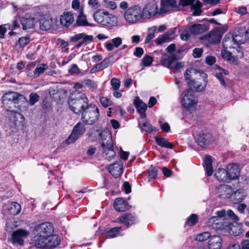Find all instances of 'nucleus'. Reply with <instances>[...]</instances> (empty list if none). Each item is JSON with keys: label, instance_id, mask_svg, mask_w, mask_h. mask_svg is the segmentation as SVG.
<instances>
[{"label": "nucleus", "instance_id": "1", "mask_svg": "<svg viewBox=\"0 0 249 249\" xmlns=\"http://www.w3.org/2000/svg\"><path fill=\"white\" fill-rule=\"evenodd\" d=\"M101 138V147L103 157L110 160L116 156V152L113 149V141L111 133L108 131L101 132L99 129L94 130Z\"/></svg>", "mask_w": 249, "mask_h": 249}, {"label": "nucleus", "instance_id": "2", "mask_svg": "<svg viewBox=\"0 0 249 249\" xmlns=\"http://www.w3.org/2000/svg\"><path fill=\"white\" fill-rule=\"evenodd\" d=\"M2 106L7 111L19 107V103L25 100V97L18 92L10 91L5 93L2 97Z\"/></svg>", "mask_w": 249, "mask_h": 249}, {"label": "nucleus", "instance_id": "3", "mask_svg": "<svg viewBox=\"0 0 249 249\" xmlns=\"http://www.w3.org/2000/svg\"><path fill=\"white\" fill-rule=\"evenodd\" d=\"M88 104V97L82 93H78L75 97H70L68 100L69 107L71 111L78 115L81 114Z\"/></svg>", "mask_w": 249, "mask_h": 249}, {"label": "nucleus", "instance_id": "4", "mask_svg": "<svg viewBox=\"0 0 249 249\" xmlns=\"http://www.w3.org/2000/svg\"><path fill=\"white\" fill-rule=\"evenodd\" d=\"M81 114V119L83 123L89 125L94 124L99 117V110L93 104H88Z\"/></svg>", "mask_w": 249, "mask_h": 249}, {"label": "nucleus", "instance_id": "5", "mask_svg": "<svg viewBox=\"0 0 249 249\" xmlns=\"http://www.w3.org/2000/svg\"><path fill=\"white\" fill-rule=\"evenodd\" d=\"M125 19L129 23H134L143 20L142 12L140 7L135 5L130 7L124 13Z\"/></svg>", "mask_w": 249, "mask_h": 249}, {"label": "nucleus", "instance_id": "6", "mask_svg": "<svg viewBox=\"0 0 249 249\" xmlns=\"http://www.w3.org/2000/svg\"><path fill=\"white\" fill-rule=\"evenodd\" d=\"M178 58L176 54H172L169 55L167 58H163L161 60L162 65L169 69H174L176 71H179L184 66V62H178L176 63Z\"/></svg>", "mask_w": 249, "mask_h": 249}, {"label": "nucleus", "instance_id": "7", "mask_svg": "<svg viewBox=\"0 0 249 249\" xmlns=\"http://www.w3.org/2000/svg\"><path fill=\"white\" fill-rule=\"evenodd\" d=\"M142 19H148L159 13L158 4L155 1L148 3L143 8Z\"/></svg>", "mask_w": 249, "mask_h": 249}, {"label": "nucleus", "instance_id": "8", "mask_svg": "<svg viewBox=\"0 0 249 249\" xmlns=\"http://www.w3.org/2000/svg\"><path fill=\"white\" fill-rule=\"evenodd\" d=\"M86 128L84 123H78L73 128L71 133L67 139L68 143H71L75 142L79 137L82 135L86 131Z\"/></svg>", "mask_w": 249, "mask_h": 249}, {"label": "nucleus", "instance_id": "9", "mask_svg": "<svg viewBox=\"0 0 249 249\" xmlns=\"http://www.w3.org/2000/svg\"><path fill=\"white\" fill-rule=\"evenodd\" d=\"M236 35H232L231 37L230 38L227 35L225 36L223 41V45L224 49H228L231 48H233L231 43L233 42L237 45L236 51L238 52V54L236 55V57L241 58L243 57V53L241 50V48L238 46V44H241V41L240 40H238L237 39Z\"/></svg>", "mask_w": 249, "mask_h": 249}, {"label": "nucleus", "instance_id": "10", "mask_svg": "<svg viewBox=\"0 0 249 249\" xmlns=\"http://www.w3.org/2000/svg\"><path fill=\"white\" fill-rule=\"evenodd\" d=\"M181 103L182 105L187 109L194 107L196 104V98L194 94L188 90L184 91L182 93Z\"/></svg>", "mask_w": 249, "mask_h": 249}, {"label": "nucleus", "instance_id": "11", "mask_svg": "<svg viewBox=\"0 0 249 249\" xmlns=\"http://www.w3.org/2000/svg\"><path fill=\"white\" fill-rule=\"evenodd\" d=\"M81 39V40L76 45V48H80L83 45H86L90 43L93 41L94 37L92 35H88L82 33L76 34L71 38V41L72 42H77Z\"/></svg>", "mask_w": 249, "mask_h": 249}, {"label": "nucleus", "instance_id": "12", "mask_svg": "<svg viewBox=\"0 0 249 249\" xmlns=\"http://www.w3.org/2000/svg\"><path fill=\"white\" fill-rule=\"evenodd\" d=\"M19 111H20V107L7 111V114L10 122L13 123L15 125L22 124L24 120L23 115L20 114Z\"/></svg>", "mask_w": 249, "mask_h": 249}, {"label": "nucleus", "instance_id": "13", "mask_svg": "<svg viewBox=\"0 0 249 249\" xmlns=\"http://www.w3.org/2000/svg\"><path fill=\"white\" fill-rule=\"evenodd\" d=\"M37 234H39L42 237H48L53 234V227L52 223L50 222L42 223L36 228Z\"/></svg>", "mask_w": 249, "mask_h": 249}, {"label": "nucleus", "instance_id": "14", "mask_svg": "<svg viewBox=\"0 0 249 249\" xmlns=\"http://www.w3.org/2000/svg\"><path fill=\"white\" fill-rule=\"evenodd\" d=\"M29 234V232L25 230L19 229L12 233L11 242L13 244H18L20 246L24 244V239Z\"/></svg>", "mask_w": 249, "mask_h": 249}, {"label": "nucleus", "instance_id": "15", "mask_svg": "<svg viewBox=\"0 0 249 249\" xmlns=\"http://www.w3.org/2000/svg\"><path fill=\"white\" fill-rule=\"evenodd\" d=\"M212 140V135L208 132L201 131L196 138V142L202 147L208 145Z\"/></svg>", "mask_w": 249, "mask_h": 249}, {"label": "nucleus", "instance_id": "16", "mask_svg": "<svg viewBox=\"0 0 249 249\" xmlns=\"http://www.w3.org/2000/svg\"><path fill=\"white\" fill-rule=\"evenodd\" d=\"M119 221L124 224L127 227L135 224L137 222L136 217L132 213H124L118 217Z\"/></svg>", "mask_w": 249, "mask_h": 249}, {"label": "nucleus", "instance_id": "17", "mask_svg": "<svg viewBox=\"0 0 249 249\" xmlns=\"http://www.w3.org/2000/svg\"><path fill=\"white\" fill-rule=\"evenodd\" d=\"M108 13L107 12L100 13L95 12L93 15L94 20L98 23L105 26H109L111 24V19L107 17Z\"/></svg>", "mask_w": 249, "mask_h": 249}, {"label": "nucleus", "instance_id": "18", "mask_svg": "<svg viewBox=\"0 0 249 249\" xmlns=\"http://www.w3.org/2000/svg\"><path fill=\"white\" fill-rule=\"evenodd\" d=\"M123 166L121 161H118L108 166L109 173L114 177L117 178L123 173Z\"/></svg>", "mask_w": 249, "mask_h": 249}, {"label": "nucleus", "instance_id": "19", "mask_svg": "<svg viewBox=\"0 0 249 249\" xmlns=\"http://www.w3.org/2000/svg\"><path fill=\"white\" fill-rule=\"evenodd\" d=\"M160 13H166L172 8H177L176 0H161Z\"/></svg>", "mask_w": 249, "mask_h": 249}, {"label": "nucleus", "instance_id": "20", "mask_svg": "<svg viewBox=\"0 0 249 249\" xmlns=\"http://www.w3.org/2000/svg\"><path fill=\"white\" fill-rule=\"evenodd\" d=\"M227 172L230 181L232 179H236L240 175L238 166L235 163H231L227 166Z\"/></svg>", "mask_w": 249, "mask_h": 249}, {"label": "nucleus", "instance_id": "21", "mask_svg": "<svg viewBox=\"0 0 249 249\" xmlns=\"http://www.w3.org/2000/svg\"><path fill=\"white\" fill-rule=\"evenodd\" d=\"M134 104L141 117L145 118L146 117L145 111L147 107V105L143 103L139 97H135Z\"/></svg>", "mask_w": 249, "mask_h": 249}, {"label": "nucleus", "instance_id": "22", "mask_svg": "<svg viewBox=\"0 0 249 249\" xmlns=\"http://www.w3.org/2000/svg\"><path fill=\"white\" fill-rule=\"evenodd\" d=\"M114 207L118 212H124L129 209L128 202L121 197L117 198L115 200Z\"/></svg>", "mask_w": 249, "mask_h": 249}, {"label": "nucleus", "instance_id": "23", "mask_svg": "<svg viewBox=\"0 0 249 249\" xmlns=\"http://www.w3.org/2000/svg\"><path fill=\"white\" fill-rule=\"evenodd\" d=\"M222 240L220 236L213 235L210 236L207 245L210 249H220L222 246Z\"/></svg>", "mask_w": 249, "mask_h": 249}, {"label": "nucleus", "instance_id": "24", "mask_svg": "<svg viewBox=\"0 0 249 249\" xmlns=\"http://www.w3.org/2000/svg\"><path fill=\"white\" fill-rule=\"evenodd\" d=\"M39 27L41 30L47 31L50 29L53 25V19L49 17H44L38 21Z\"/></svg>", "mask_w": 249, "mask_h": 249}, {"label": "nucleus", "instance_id": "25", "mask_svg": "<svg viewBox=\"0 0 249 249\" xmlns=\"http://www.w3.org/2000/svg\"><path fill=\"white\" fill-rule=\"evenodd\" d=\"M60 20L62 26L68 27L74 21V17L71 12L64 13L61 16Z\"/></svg>", "mask_w": 249, "mask_h": 249}, {"label": "nucleus", "instance_id": "26", "mask_svg": "<svg viewBox=\"0 0 249 249\" xmlns=\"http://www.w3.org/2000/svg\"><path fill=\"white\" fill-rule=\"evenodd\" d=\"M188 30L191 34L194 35L200 34L207 30V27L203 24L196 23L189 26Z\"/></svg>", "mask_w": 249, "mask_h": 249}, {"label": "nucleus", "instance_id": "27", "mask_svg": "<svg viewBox=\"0 0 249 249\" xmlns=\"http://www.w3.org/2000/svg\"><path fill=\"white\" fill-rule=\"evenodd\" d=\"M47 239L46 241V248H55L58 246L60 242V239L59 236L56 234H51V235L46 237Z\"/></svg>", "mask_w": 249, "mask_h": 249}, {"label": "nucleus", "instance_id": "28", "mask_svg": "<svg viewBox=\"0 0 249 249\" xmlns=\"http://www.w3.org/2000/svg\"><path fill=\"white\" fill-rule=\"evenodd\" d=\"M215 176L219 181L225 182H229L231 181L228 177L227 170L223 168L218 169L215 173Z\"/></svg>", "mask_w": 249, "mask_h": 249}, {"label": "nucleus", "instance_id": "29", "mask_svg": "<svg viewBox=\"0 0 249 249\" xmlns=\"http://www.w3.org/2000/svg\"><path fill=\"white\" fill-rule=\"evenodd\" d=\"M155 141L158 145L162 147L169 149H173V144L168 141V140L160 136H156L155 137Z\"/></svg>", "mask_w": 249, "mask_h": 249}, {"label": "nucleus", "instance_id": "30", "mask_svg": "<svg viewBox=\"0 0 249 249\" xmlns=\"http://www.w3.org/2000/svg\"><path fill=\"white\" fill-rule=\"evenodd\" d=\"M188 85L189 88L194 91H201L204 90L206 86V84L203 85L199 84L197 81H195L194 80H190L188 81Z\"/></svg>", "mask_w": 249, "mask_h": 249}, {"label": "nucleus", "instance_id": "31", "mask_svg": "<svg viewBox=\"0 0 249 249\" xmlns=\"http://www.w3.org/2000/svg\"><path fill=\"white\" fill-rule=\"evenodd\" d=\"M204 166L206 174L208 176H211L213 173L211 157L210 155H206L204 157Z\"/></svg>", "mask_w": 249, "mask_h": 249}, {"label": "nucleus", "instance_id": "32", "mask_svg": "<svg viewBox=\"0 0 249 249\" xmlns=\"http://www.w3.org/2000/svg\"><path fill=\"white\" fill-rule=\"evenodd\" d=\"M246 193L243 189L237 190L231 195L234 203L241 202L246 197Z\"/></svg>", "mask_w": 249, "mask_h": 249}, {"label": "nucleus", "instance_id": "33", "mask_svg": "<svg viewBox=\"0 0 249 249\" xmlns=\"http://www.w3.org/2000/svg\"><path fill=\"white\" fill-rule=\"evenodd\" d=\"M229 233L233 236H238L243 232L241 226L237 223L230 224L229 223Z\"/></svg>", "mask_w": 249, "mask_h": 249}, {"label": "nucleus", "instance_id": "34", "mask_svg": "<svg viewBox=\"0 0 249 249\" xmlns=\"http://www.w3.org/2000/svg\"><path fill=\"white\" fill-rule=\"evenodd\" d=\"M7 209L10 214L15 215L20 213L21 206L17 202H12L8 204Z\"/></svg>", "mask_w": 249, "mask_h": 249}, {"label": "nucleus", "instance_id": "35", "mask_svg": "<svg viewBox=\"0 0 249 249\" xmlns=\"http://www.w3.org/2000/svg\"><path fill=\"white\" fill-rule=\"evenodd\" d=\"M21 24L24 30L33 28L35 26V18H23Z\"/></svg>", "mask_w": 249, "mask_h": 249}, {"label": "nucleus", "instance_id": "36", "mask_svg": "<svg viewBox=\"0 0 249 249\" xmlns=\"http://www.w3.org/2000/svg\"><path fill=\"white\" fill-rule=\"evenodd\" d=\"M47 237H42L40 235L37 234L35 237L34 244L37 247L41 249L46 247Z\"/></svg>", "mask_w": 249, "mask_h": 249}, {"label": "nucleus", "instance_id": "37", "mask_svg": "<svg viewBox=\"0 0 249 249\" xmlns=\"http://www.w3.org/2000/svg\"><path fill=\"white\" fill-rule=\"evenodd\" d=\"M76 23L78 26H92L91 24L89 23L86 18V17L84 15L83 13L80 11V14L78 16L76 20Z\"/></svg>", "mask_w": 249, "mask_h": 249}, {"label": "nucleus", "instance_id": "38", "mask_svg": "<svg viewBox=\"0 0 249 249\" xmlns=\"http://www.w3.org/2000/svg\"><path fill=\"white\" fill-rule=\"evenodd\" d=\"M223 219L219 218L218 222H217L216 224H211V228L215 229L216 231L221 230L224 229L226 227H228L229 223L223 222Z\"/></svg>", "mask_w": 249, "mask_h": 249}, {"label": "nucleus", "instance_id": "39", "mask_svg": "<svg viewBox=\"0 0 249 249\" xmlns=\"http://www.w3.org/2000/svg\"><path fill=\"white\" fill-rule=\"evenodd\" d=\"M47 68L48 66L45 64H42L37 66L34 70L32 76L34 78L38 77L39 75L42 74Z\"/></svg>", "mask_w": 249, "mask_h": 249}, {"label": "nucleus", "instance_id": "40", "mask_svg": "<svg viewBox=\"0 0 249 249\" xmlns=\"http://www.w3.org/2000/svg\"><path fill=\"white\" fill-rule=\"evenodd\" d=\"M142 131H145L148 133H152L157 131V128L153 126L150 123L148 122H144L142 124Z\"/></svg>", "mask_w": 249, "mask_h": 249}, {"label": "nucleus", "instance_id": "41", "mask_svg": "<svg viewBox=\"0 0 249 249\" xmlns=\"http://www.w3.org/2000/svg\"><path fill=\"white\" fill-rule=\"evenodd\" d=\"M202 7V3L200 1L197 0L195 5H192V8L191 9L194 10L192 15L194 16H200L202 13V11L201 10Z\"/></svg>", "mask_w": 249, "mask_h": 249}, {"label": "nucleus", "instance_id": "42", "mask_svg": "<svg viewBox=\"0 0 249 249\" xmlns=\"http://www.w3.org/2000/svg\"><path fill=\"white\" fill-rule=\"evenodd\" d=\"M121 230V227L113 228L106 233V235L108 238L115 237L119 234Z\"/></svg>", "mask_w": 249, "mask_h": 249}, {"label": "nucleus", "instance_id": "43", "mask_svg": "<svg viewBox=\"0 0 249 249\" xmlns=\"http://www.w3.org/2000/svg\"><path fill=\"white\" fill-rule=\"evenodd\" d=\"M172 37L169 36L168 34H165L160 37L156 39L155 42L158 45H161L164 43L168 42L172 40Z\"/></svg>", "mask_w": 249, "mask_h": 249}, {"label": "nucleus", "instance_id": "44", "mask_svg": "<svg viewBox=\"0 0 249 249\" xmlns=\"http://www.w3.org/2000/svg\"><path fill=\"white\" fill-rule=\"evenodd\" d=\"M172 37L169 36L168 34H165L160 37L156 39L155 42L158 45H161L164 43L168 42L172 40Z\"/></svg>", "mask_w": 249, "mask_h": 249}, {"label": "nucleus", "instance_id": "45", "mask_svg": "<svg viewBox=\"0 0 249 249\" xmlns=\"http://www.w3.org/2000/svg\"><path fill=\"white\" fill-rule=\"evenodd\" d=\"M222 36V33L219 31V30L216 29L212 33L211 37L213 40H214V42L215 43H216L220 41Z\"/></svg>", "mask_w": 249, "mask_h": 249}, {"label": "nucleus", "instance_id": "46", "mask_svg": "<svg viewBox=\"0 0 249 249\" xmlns=\"http://www.w3.org/2000/svg\"><path fill=\"white\" fill-rule=\"evenodd\" d=\"M31 41L30 37L29 36L19 38L18 43L20 47L23 48Z\"/></svg>", "mask_w": 249, "mask_h": 249}, {"label": "nucleus", "instance_id": "47", "mask_svg": "<svg viewBox=\"0 0 249 249\" xmlns=\"http://www.w3.org/2000/svg\"><path fill=\"white\" fill-rule=\"evenodd\" d=\"M198 221V217L196 214H192L186 221V224L189 226H194Z\"/></svg>", "mask_w": 249, "mask_h": 249}, {"label": "nucleus", "instance_id": "48", "mask_svg": "<svg viewBox=\"0 0 249 249\" xmlns=\"http://www.w3.org/2000/svg\"><path fill=\"white\" fill-rule=\"evenodd\" d=\"M211 234L208 231L203 232L201 233L198 234L196 238V240L199 242H203L210 238Z\"/></svg>", "mask_w": 249, "mask_h": 249}, {"label": "nucleus", "instance_id": "49", "mask_svg": "<svg viewBox=\"0 0 249 249\" xmlns=\"http://www.w3.org/2000/svg\"><path fill=\"white\" fill-rule=\"evenodd\" d=\"M39 96L36 93H32L29 95V104L33 106L39 100Z\"/></svg>", "mask_w": 249, "mask_h": 249}, {"label": "nucleus", "instance_id": "50", "mask_svg": "<svg viewBox=\"0 0 249 249\" xmlns=\"http://www.w3.org/2000/svg\"><path fill=\"white\" fill-rule=\"evenodd\" d=\"M158 169L156 167L151 165L148 169V178L150 179H155L157 176Z\"/></svg>", "mask_w": 249, "mask_h": 249}, {"label": "nucleus", "instance_id": "51", "mask_svg": "<svg viewBox=\"0 0 249 249\" xmlns=\"http://www.w3.org/2000/svg\"><path fill=\"white\" fill-rule=\"evenodd\" d=\"M153 61V59L151 56L148 55H145L142 58V65L146 67L149 66Z\"/></svg>", "mask_w": 249, "mask_h": 249}, {"label": "nucleus", "instance_id": "52", "mask_svg": "<svg viewBox=\"0 0 249 249\" xmlns=\"http://www.w3.org/2000/svg\"><path fill=\"white\" fill-rule=\"evenodd\" d=\"M195 0H179L178 5L182 7H186L189 5L192 8V5H195Z\"/></svg>", "mask_w": 249, "mask_h": 249}, {"label": "nucleus", "instance_id": "53", "mask_svg": "<svg viewBox=\"0 0 249 249\" xmlns=\"http://www.w3.org/2000/svg\"><path fill=\"white\" fill-rule=\"evenodd\" d=\"M110 83L114 90H118L120 87V81L116 78H112Z\"/></svg>", "mask_w": 249, "mask_h": 249}, {"label": "nucleus", "instance_id": "54", "mask_svg": "<svg viewBox=\"0 0 249 249\" xmlns=\"http://www.w3.org/2000/svg\"><path fill=\"white\" fill-rule=\"evenodd\" d=\"M110 64V60L109 58H105L100 63L98 64V66H99V69H101V70H103L107 68Z\"/></svg>", "mask_w": 249, "mask_h": 249}, {"label": "nucleus", "instance_id": "55", "mask_svg": "<svg viewBox=\"0 0 249 249\" xmlns=\"http://www.w3.org/2000/svg\"><path fill=\"white\" fill-rule=\"evenodd\" d=\"M221 54L224 59H227L228 61H232L233 57L232 55V53L224 50L222 51Z\"/></svg>", "mask_w": 249, "mask_h": 249}, {"label": "nucleus", "instance_id": "56", "mask_svg": "<svg viewBox=\"0 0 249 249\" xmlns=\"http://www.w3.org/2000/svg\"><path fill=\"white\" fill-rule=\"evenodd\" d=\"M215 77L217 79L220 81L221 85L223 86L225 88H227V84L225 81L224 77L223 75L222 72H218L216 73L215 75Z\"/></svg>", "mask_w": 249, "mask_h": 249}, {"label": "nucleus", "instance_id": "57", "mask_svg": "<svg viewBox=\"0 0 249 249\" xmlns=\"http://www.w3.org/2000/svg\"><path fill=\"white\" fill-rule=\"evenodd\" d=\"M100 101L101 105L104 107H107L110 106L111 104V102L110 101V100L107 97H101L100 98Z\"/></svg>", "mask_w": 249, "mask_h": 249}, {"label": "nucleus", "instance_id": "58", "mask_svg": "<svg viewBox=\"0 0 249 249\" xmlns=\"http://www.w3.org/2000/svg\"><path fill=\"white\" fill-rule=\"evenodd\" d=\"M203 52L202 48H195L193 51V56L195 58H199Z\"/></svg>", "mask_w": 249, "mask_h": 249}, {"label": "nucleus", "instance_id": "59", "mask_svg": "<svg viewBox=\"0 0 249 249\" xmlns=\"http://www.w3.org/2000/svg\"><path fill=\"white\" fill-rule=\"evenodd\" d=\"M112 43L115 48L119 47L122 43V39L120 37L114 38L111 40Z\"/></svg>", "mask_w": 249, "mask_h": 249}, {"label": "nucleus", "instance_id": "60", "mask_svg": "<svg viewBox=\"0 0 249 249\" xmlns=\"http://www.w3.org/2000/svg\"><path fill=\"white\" fill-rule=\"evenodd\" d=\"M189 32V30H184L182 31L180 34V38L182 40L186 41L190 38V35Z\"/></svg>", "mask_w": 249, "mask_h": 249}, {"label": "nucleus", "instance_id": "61", "mask_svg": "<svg viewBox=\"0 0 249 249\" xmlns=\"http://www.w3.org/2000/svg\"><path fill=\"white\" fill-rule=\"evenodd\" d=\"M69 72L71 74H78L80 72V71L77 65L73 64L69 69Z\"/></svg>", "mask_w": 249, "mask_h": 249}, {"label": "nucleus", "instance_id": "62", "mask_svg": "<svg viewBox=\"0 0 249 249\" xmlns=\"http://www.w3.org/2000/svg\"><path fill=\"white\" fill-rule=\"evenodd\" d=\"M219 220V218H217V217L216 216H213L208 219L207 223V226L211 228V225H213V224H216L217 222H218Z\"/></svg>", "mask_w": 249, "mask_h": 249}, {"label": "nucleus", "instance_id": "63", "mask_svg": "<svg viewBox=\"0 0 249 249\" xmlns=\"http://www.w3.org/2000/svg\"><path fill=\"white\" fill-rule=\"evenodd\" d=\"M144 51L142 48L141 47H136L135 48V51L133 53V54L140 58L141 57L143 54Z\"/></svg>", "mask_w": 249, "mask_h": 249}, {"label": "nucleus", "instance_id": "64", "mask_svg": "<svg viewBox=\"0 0 249 249\" xmlns=\"http://www.w3.org/2000/svg\"><path fill=\"white\" fill-rule=\"evenodd\" d=\"M240 249H249V240L246 239L241 242Z\"/></svg>", "mask_w": 249, "mask_h": 249}]
</instances>
